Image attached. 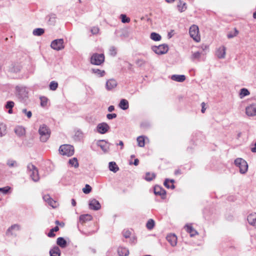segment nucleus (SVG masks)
<instances>
[{
  "label": "nucleus",
  "mask_w": 256,
  "mask_h": 256,
  "mask_svg": "<svg viewBox=\"0 0 256 256\" xmlns=\"http://www.w3.org/2000/svg\"><path fill=\"white\" fill-rule=\"evenodd\" d=\"M202 105V112L204 113L206 111V108H205L206 104L204 102H202L201 104Z\"/></svg>",
  "instance_id": "59"
},
{
  "label": "nucleus",
  "mask_w": 256,
  "mask_h": 256,
  "mask_svg": "<svg viewBox=\"0 0 256 256\" xmlns=\"http://www.w3.org/2000/svg\"><path fill=\"white\" fill-rule=\"evenodd\" d=\"M99 28L98 26H94L90 30V32L93 34H98L99 32Z\"/></svg>",
  "instance_id": "53"
},
{
  "label": "nucleus",
  "mask_w": 256,
  "mask_h": 256,
  "mask_svg": "<svg viewBox=\"0 0 256 256\" xmlns=\"http://www.w3.org/2000/svg\"><path fill=\"white\" fill-rule=\"evenodd\" d=\"M110 54L114 56L116 54V50L115 47L111 46L110 48Z\"/></svg>",
  "instance_id": "54"
},
{
  "label": "nucleus",
  "mask_w": 256,
  "mask_h": 256,
  "mask_svg": "<svg viewBox=\"0 0 256 256\" xmlns=\"http://www.w3.org/2000/svg\"><path fill=\"white\" fill-rule=\"evenodd\" d=\"M150 38L154 41H159L162 38L161 36L158 34L154 32L151 33Z\"/></svg>",
  "instance_id": "33"
},
{
  "label": "nucleus",
  "mask_w": 256,
  "mask_h": 256,
  "mask_svg": "<svg viewBox=\"0 0 256 256\" xmlns=\"http://www.w3.org/2000/svg\"><path fill=\"white\" fill-rule=\"evenodd\" d=\"M58 230H59V228L58 226H56L54 228H52L48 234V236H49V237L54 236H56V234H54V232H56L58 231Z\"/></svg>",
  "instance_id": "39"
},
{
  "label": "nucleus",
  "mask_w": 256,
  "mask_h": 256,
  "mask_svg": "<svg viewBox=\"0 0 256 256\" xmlns=\"http://www.w3.org/2000/svg\"><path fill=\"white\" fill-rule=\"evenodd\" d=\"M98 146L104 152H106L108 150V144L104 140H100L98 144Z\"/></svg>",
  "instance_id": "21"
},
{
  "label": "nucleus",
  "mask_w": 256,
  "mask_h": 256,
  "mask_svg": "<svg viewBox=\"0 0 256 256\" xmlns=\"http://www.w3.org/2000/svg\"><path fill=\"white\" fill-rule=\"evenodd\" d=\"M118 85L116 81L113 78L108 80L106 84V88L108 90L114 89Z\"/></svg>",
  "instance_id": "14"
},
{
  "label": "nucleus",
  "mask_w": 256,
  "mask_h": 256,
  "mask_svg": "<svg viewBox=\"0 0 256 256\" xmlns=\"http://www.w3.org/2000/svg\"><path fill=\"white\" fill-rule=\"evenodd\" d=\"M118 145L122 147H121V149L122 148V147H123V146H124V143L122 141H120L118 144Z\"/></svg>",
  "instance_id": "64"
},
{
  "label": "nucleus",
  "mask_w": 256,
  "mask_h": 256,
  "mask_svg": "<svg viewBox=\"0 0 256 256\" xmlns=\"http://www.w3.org/2000/svg\"><path fill=\"white\" fill-rule=\"evenodd\" d=\"M60 153L63 156H72L74 154V146L70 144H64L59 148Z\"/></svg>",
  "instance_id": "2"
},
{
  "label": "nucleus",
  "mask_w": 256,
  "mask_h": 256,
  "mask_svg": "<svg viewBox=\"0 0 256 256\" xmlns=\"http://www.w3.org/2000/svg\"><path fill=\"white\" fill-rule=\"evenodd\" d=\"M15 133L19 136H22L25 134V129L24 128L18 126L14 129Z\"/></svg>",
  "instance_id": "29"
},
{
  "label": "nucleus",
  "mask_w": 256,
  "mask_h": 256,
  "mask_svg": "<svg viewBox=\"0 0 256 256\" xmlns=\"http://www.w3.org/2000/svg\"><path fill=\"white\" fill-rule=\"evenodd\" d=\"M114 110V107L113 106H110L108 108V111L112 112Z\"/></svg>",
  "instance_id": "60"
},
{
  "label": "nucleus",
  "mask_w": 256,
  "mask_h": 256,
  "mask_svg": "<svg viewBox=\"0 0 256 256\" xmlns=\"http://www.w3.org/2000/svg\"><path fill=\"white\" fill-rule=\"evenodd\" d=\"M250 94V92L248 89L245 88H241V98L244 96H248Z\"/></svg>",
  "instance_id": "42"
},
{
  "label": "nucleus",
  "mask_w": 256,
  "mask_h": 256,
  "mask_svg": "<svg viewBox=\"0 0 256 256\" xmlns=\"http://www.w3.org/2000/svg\"><path fill=\"white\" fill-rule=\"evenodd\" d=\"M104 56L102 54H94L91 56V63L94 65H100L104 62Z\"/></svg>",
  "instance_id": "5"
},
{
  "label": "nucleus",
  "mask_w": 256,
  "mask_h": 256,
  "mask_svg": "<svg viewBox=\"0 0 256 256\" xmlns=\"http://www.w3.org/2000/svg\"><path fill=\"white\" fill-rule=\"evenodd\" d=\"M167 240L172 246H174L177 244V237L174 234H170L166 236Z\"/></svg>",
  "instance_id": "15"
},
{
  "label": "nucleus",
  "mask_w": 256,
  "mask_h": 256,
  "mask_svg": "<svg viewBox=\"0 0 256 256\" xmlns=\"http://www.w3.org/2000/svg\"><path fill=\"white\" fill-rule=\"evenodd\" d=\"M44 32L43 28H37L33 30L32 34L34 36H40L42 35Z\"/></svg>",
  "instance_id": "35"
},
{
  "label": "nucleus",
  "mask_w": 256,
  "mask_h": 256,
  "mask_svg": "<svg viewBox=\"0 0 256 256\" xmlns=\"http://www.w3.org/2000/svg\"><path fill=\"white\" fill-rule=\"evenodd\" d=\"M248 170L247 162L241 158V174H245Z\"/></svg>",
  "instance_id": "27"
},
{
  "label": "nucleus",
  "mask_w": 256,
  "mask_h": 256,
  "mask_svg": "<svg viewBox=\"0 0 256 256\" xmlns=\"http://www.w3.org/2000/svg\"><path fill=\"white\" fill-rule=\"evenodd\" d=\"M27 168L30 172V175L32 179L34 182H38L39 180V176L37 168L32 164H29Z\"/></svg>",
  "instance_id": "4"
},
{
  "label": "nucleus",
  "mask_w": 256,
  "mask_h": 256,
  "mask_svg": "<svg viewBox=\"0 0 256 256\" xmlns=\"http://www.w3.org/2000/svg\"><path fill=\"white\" fill-rule=\"evenodd\" d=\"M130 235H131V232L128 230H126L123 232V236L125 238H128L130 237Z\"/></svg>",
  "instance_id": "56"
},
{
  "label": "nucleus",
  "mask_w": 256,
  "mask_h": 256,
  "mask_svg": "<svg viewBox=\"0 0 256 256\" xmlns=\"http://www.w3.org/2000/svg\"><path fill=\"white\" fill-rule=\"evenodd\" d=\"M38 132L40 135V141L42 142H46L50 138L51 130L48 126L42 124L40 126Z\"/></svg>",
  "instance_id": "1"
},
{
  "label": "nucleus",
  "mask_w": 256,
  "mask_h": 256,
  "mask_svg": "<svg viewBox=\"0 0 256 256\" xmlns=\"http://www.w3.org/2000/svg\"><path fill=\"white\" fill-rule=\"evenodd\" d=\"M252 151L254 152H256V142L254 144V146L252 148Z\"/></svg>",
  "instance_id": "62"
},
{
  "label": "nucleus",
  "mask_w": 256,
  "mask_h": 256,
  "mask_svg": "<svg viewBox=\"0 0 256 256\" xmlns=\"http://www.w3.org/2000/svg\"><path fill=\"white\" fill-rule=\"evenodd\" d=\"M154 221L152 219H150L146 224V226L148 230H151L154 228Z\"/></svg>",
  "instance_id": "37"
},
{
  "label": "nucleus",
  "mask_w": 256,
  "mask_h": 256,
  "mask_svg": "<svg viewBox=\"0 0 256 256\" xmlns=\"http://www.w3.org/2000/svg\"><path fill=\"white\" fill-rule=\"evenodd\" d=\"M137 142L140 147H144L145 145L144 137V136H139L137 138Z\"/></svg>",
  "instance_id": "34"
},
{
  "label": "nucleus",
  "mask_w": 256,
  "mask_h": 256,
  "mask_svg": "<svg viewBox=\"0 0 256 256\" xmlns=\"http://www.w3.org/2000/svg\"><path fill=\"white\" fill-rule=\"evenodd\" d=\"M82 136H83V134L81 131L78 130L77 132H76L74 136L77 137L78 140H80V138H82Z\"/></svg>",
  "instance_id": "55"
},
{
  "label": "nucleus",
  "mask_w": 256,
  "mask_h": 256,
  "mask_svg": "<svg viewBox=\"0 0 256 256\" xmlns=\"http://www.w3.org/2000/svg\"><path fill=\"white\" fill-rule=\"evenodd\" d=\"M177 7L178 11L180 12L185 11L187 8L186 3L182 0H179Z\"/></svg>",
  "instance_id": "26"
},
{
  "label": "nucleus",
  "mask_w": 256,
  "mask_h": 256,
  "mask_svg": "<svg viewBox=\"0 0 256 256\" xmlns=\"http://www.w3.org/2000/svg\"><path fill=\"white\" fill-rule=\"evenodd\" d=\"M189 34L192 38L196 42H199L200 40V35L199 34L198 27L195 24L192 26L189 30Z\"/></svg>",
  "instance_id": "3"
},
{
  "label": "nucleus",
  "mask_w": 256,
  "mask_h": 256,
  "mask_svg": "<svg viewBox=\"0 0 256 256\" xmlns=\"http://www.w3.org/2000/svg\"><path fill=\"white\" fill-rule=\"evenodd\" d=\"M14 102L12 101H8L6 102V108L8 109H12L14 106Z\"/></svg>",
  "instance_id": "52"
},
{
  "label": "nucleus",
  "mask_w": 256,
  "mask_h": 256,
  "mask_svg": "<svg viewBox=\"0 0 256 256\" xmlns=\"http://www.w3.org/2000/svg\"><path fill=\"white\" fill-rule=\"evenodd\" d=\"M7 164L10 168L16 167L18 166L16 161L14 160H8Z\"/></svg>",
  "instance_id": "46"
},
{
  "label": "nucleus",
  "mask_w": 256,
  "mask_h": 256,
  "mask_svg": "<svg viewBox=\"0 0 256 256\" xmlns=\"http://www.w3.org/2000/svg\"><path fill=\"white\" fill-rule=\"evenodd\" d=\"M50 256H60L61 252L58 246H54L49 252Z\"/></svg>",
  "instance_id": "19"
},
{
  "label": "nucleus",
  "mask_w": 256,
  "mask_h": 256,
  "mask_svg": "<svg viewBox=\"0 0 256 256\" xmlns=\"http://www.w3.org/2000/svg\"><path fill=\"white\" fill-rule=\"evenodd\" d=\"M43 200L46 202L49 206L52 208H56L58 206V202L54 200L49 194H45L42 196Z\"/></svg>",
  "instance_id": "10"
},
{
  "label": "nucleus",
  "mask_w": 256,
  "mask_h": 256,
  "mask_svg": "<svg viewBox=\"0 0 256 256\" xmlns=\"http://www.w3.org/2000/svg\"><path fill=\"white\" fill-rule=\"evenodd\" d=\"M118 106L121 109L126 110L128 109L129 107L128 102L126 100L122 99L120 100Z\"/></svg>",
  "instance_id": "23"
},
{
  "label": "nucleus",
  "mask_w": 256,
  "mask_h": 256,
  "mask_svg": "<svg viewBox=\"0 0 256 256\" xmlns=\"http://www.w3.org/2000/svg\"><path fill=\"white\" fill-rule=\"evenodd\" d=\"M40 104L42 106H45L47 104L48 98L46 97L40 98Z\"/></svg>",
  "instance_id": "50"
},
{
  "label": "nucleus",
  "mask_w": 256,
  "mask_h": 256,
  "mask_svg": "<svg viewBox=\"0 0 256 256\" xmlns=\"http://www.w3.org/2000/svg\"><path fill=\"white\" fill-rule=\"evenodd\" d=\"M171 79L174 81L182 82L186 80L184 75L174 74L172 76Z\"/></svg>",
  "instance_id": "24"
},
{
  "label": "nucleus",
  "mask_w": 256,
  "mask_h": 256,
  "mask_svg": "<svg viewBox=\"0 0 256 256\" xmlns=\"http://www.w3.org/2000/svg\"><path fill=\"white\" fill-rule=\"evenodd\" d=\"M16 93L18 98L24 100L28 96L26 88L22 86H16Z\"/></svg>",
  "instance_id": "7"
},
{
  "label": "nucleus",
  "mask_w": 256,
  "mask_h": 256,
  "mask_svg": "<svg viewBox=\"0 0 256 256\" xmlns=\"http://www.w3.org/2000/svg\"><path fill=\"white\" fill-rule=\"evenodd\" d=\"M156 177V174L154 173H150L148 172L146 174L144 179L147 181H151Z\"/></svg>",
  "instance_id": "36"
},
{
  "label": "nucleus",
  "mask_w": 256,
  "mask_h": 256,
  "mask_svg": "<svg viewBox=\"0 0 256 256\" xmlns=\"http://www.w3.org/2000/svg\"><path fill=\"white\" fill-rule=\"evenodd\" d=\"M184 228L186 231L190 234V237H193L198 234V232L194 230L191 225L186 224Z\"/></svg>",
  "instance_id": "18"
},
{
  "label": "nucleus",
  "mask_w": 256,
  "mask_h": 256,
  "mask_svg": "<svg viewBox=\"0 0 256 256\" xmlns=\"http://www.w3.org/2000/svg\"><path fill=\"white\" fill-rule=\"evenodd\" d=\"M226 48L224 46L218 48L216 52V56L219 58H224L226 55Z\"/></svg>",
  "instance_id": "16"
},
{
  "label": "nucleus",
  "mask_w": 256,
  "mask_h": 256,
  "mask_svg": "<svg viewBox=\"0 0 256 256\" xmlns=\"http://www.w3.org/2000/svg\"><path fill=\"white\" fill-rule=\"evenodd\" d=\"M22 112L23 114H25L28 118H30L32 116L31 111H28L26 108L22 109Z\"/></svg>",
  "instance_id": "48"
},
{
  "label": "nucleus",
  "mask_w": 256,
  "mask_h": 256,
  "mask_svg": "<svg viewBox=\"0 0 256 256\" xmlns=\"http://www.w3.org/2000/svg\"><path fill=\"white\" fill-rule=\"evenodd\" d=\"M92 219V216L90 214H84L80 216V222L82 224L85 222L86 221L90 220Z\"/></svg>",
  "instance_id": "31"
},
{
  "label": "nucleus",
  "mask_w": 256,
  "mask_h": 256,
  "mask_svg": "<svg viewBox=\"0 0 256 256\" xmlns=\"http://www.w3.org/2000/svg\"><path fill=\"white\" fill-rule=\"evenodd\" d=\"M10 189V186H5L4 188H0V192H2L4 194H6L9 190Z\"/></svg>",
  "instance_id": "51"
},
{
  "label": "nucleus",
  "mask_w": 256,
  "mask_h": 256,
  "mask_svg": "<svg viewBox=\"0 0 256 256\" xmlns=\"http://www.w3.org/2000/svg\"><path fill=\"white\" fill-rule=\"evenodd\" d=\"M116 117V114H108L106 115V118L108 120H112Z\"/></svg>",
  "instance_id": "57"
},
{
  "label": "nucleus",
  "mask_w": 256,
  "mask_h": 256,
  "mask_svg": "<svg viewBox=\"0 0 256 256\" xmlns=\"http://www.w3.org/2000/svg\"><path fill=\"white\" fill-rule=\"evenodd\" d=\"M108 168L110 171L114 172H116L119 170V168L114 162H109Z\"/></svg>",
  "instance_id": "28"
},
{
  "label": "nucleus",
  "mask_w": 256,
  "mask_h": 256,
  "mask_svg": "<svg viewBox=\"0 0 256 256\" xmlns=\"http://www.w3.org/2000/svg\"><path fill=\"white\" fill-rule=\"evenodd\" d=\"M201 54H202V53L199 52H194L192 56V60H199V58L200 57Z\"/></svg>",
  "instance_id": "43"
},
{
  "label": "nucleus",
  "mask_w": 256,
  "mask_h": 256,
  "mask_svg": "<svg viewBox=\"0 0 256 256\" xmlns=\"http://www.w3.org/2000/svg\"><path fill=\"white\" fill-rule=\"evenodd\" d=\"M235 164L240 168V158H238L234 160Z\"/></svg>",
  "instance_id": "58"
},
{
  "label": "nucleus",
  "mask_w": 256,
  "mask_h": 256,
  "mask_svg": "<svg viewBox=\"0 0 256 256\" xmlns=\"http://www.w3.org/2000/svg\"><path fill=\"white\" fill-rule=\"evenodd\" d=\"M154 193L156 195L160 196L163 198L166 194V190L160 186H156L154 188Z\"/></svg>",
  "instance_id": "17"
},
{
  "label": "nucleus",
  "mask_w": 256,
  "mask_h": 256,
  "mask_svg": "<svg viewBox=\"0 0 256 256\" xmlns=\"http://www.w3.org/2000/svg\"><path fill=\"white\" fill-rule=\"evenodd\" d=\"M91 190L92 188L88 184H86L85 188L82 189L83 192L86 194L90 193Z\"/></svg>",
  "instance_id": "49"
},
{
  "label": "nucleus",
  "mask_w": 256,
  "mask_h": 256,
  "mask_svg": "<svg viewBox=\"0 0 256 256\" xmlns=\"http://www.w3.org/2000/svg\"><path fill=\"white\" fill-rule=\"evenodd\" d=\"M56 15L54 14H51L49 16V22L50 24H53L56 22Z\"/></svg>",
  "instance_id": "45"
},
{
  "label": "nucleus",
  "mask_w": 256,
  "mask_h": 256,
  "mask_svg": "<svg viewBox=\"0 0 256 256\" xmlns=\"http://www.w3.org/2000/svg\"><path fill=\"white\" fill-rule=\"evenodd\" d=\"M121 20L122 23H128L130 22V18L126 16V14H122L120 16Z\"/></svg>",
  "instance_id": "41"
},
{
  "label": "nucleus",
  "mask_w": 256,
  "mask_h": 256,
  "mask_svg": "<svg viewBox=\"0 0 256 256\" xmlns=\"http://www.w3.org/2000/svg\"><path fill=\"white\" fill-rule=\"evenodd\" d=\"M138 163H139V160L138 158H136L134 160L133 164L134 166H138Z\"/></svg>",
  "instance_id": "61"
},
{
  "label": "nucleus",
  "mask_w": 256,
  "mask_h": 256,
  "mask_svg": "<svg viewBox=\"0 0 256 256\" xmlns=\"http://www.w3.org/2000/svg\"><path fill=\"white\" fill-rule=\"evenodd\" d=\"M246 112L248 116H256V103L252 104L246 108Z\"/></svg>",
  "instance_id": "12"
},
{
  "label": "nucleus",
  "mask_w": 256,
  "mask_h": 256,
  "mask_svg": "<svg viewBox=\"0 0 256 256\" xmlns=\"http://www.w3.org/2000/svg\"><path fill=\"white\" fill-rule=\"evenodd\" d=\"M97 131L101 134H106L110 129L109 126L106 122L99 124L97 126Z\"/></svg>",
  "instance_id": "11"
},
{
  "label": "nucleus",
  "mask_w": 256,
  "mask_h": 256,
  "mask_svg": "<svg viewBox=\"0 0 256 256\" xmlns=\"http://www.w3.org/2000/svg\"><path fill=\"white\" fill-rule=\"evenodd\" d=\"M152 50L158 54H166L168 50V45L163 44L158 46H154L152 48Z\"/></svg>",
  "instance_id": "8"
},
{
  "label": "nucleus",
  "mask_w": 256,
  "mask_h": 256,
  "mask_svg": "<svg viewBox=\"0 0 256 256\" xmlns=\"http://www.w3.org/2000/svg\"><path fill=\"white\" fill-rule=\"evenodd\" d=\"M248 223L252 226L256 224V213H252L248 216L247 218Z\"/></svg>",
  "instance_id": "20"
},
{
  "label": "nucleus",
  "mask_w": 256,
  "mask_h": 256,
  "mask_svg": "<svg viewBox=\"0 0 256 256\" xmlns=\"http://www.w3.org/2000/svg\"><path fill=\"white\" fill-rule=\"evenodd\" d=\"M92 72L94 74H96L97 76L100 77H102L104 76L105 74V72L104 70H100L98 68H92Z\"/></svg>",
  "instance_id": "32"
},
{
  "label": "nucleus",
  "mask_w": 256,
  "mask_h": 256,
  "mask_svg": "<svg viewBox=\"0 0 256 256\" xmlns=\"http://www.w3.org/2000/svg\"><path fill=\"white\" fill-rule=\"evenodd\" d=\"M58 86V84L55 81H52L50 84V90H56Z\"/></svg>",
  "instance_id": "40"
},
{
  "label": "nucleus",
  "mask_w": 256,
  "mask_h": 256,
  "mask_svg": "<svg viewBox=\"0 0 256 256\" xmlns=\"http://www.w3.org/2000/svg\"><path fill=\"white\" fill-rule=\"evenodd\" d=\"M72 166H74V168H78V160L76 158H74L72 159H70L68 162Z\"/></svg>",
  "instance_id": "38"
},
{
  "label": "nucleus",
  "mask_w": 256,
  "mask_h": 256,
  "mask_svg": "<svg viewBox=\"0 0 256 256\" xmlns=\"http://www.w3.org/2000/svg\"><path fill=\"white\" fill-rule=\"evenodd\" d=\"M118 253L119 256H128L129 251L126 248L120 247L118 248Z\"/></svg>",
  "instance_id": "22"
},
{
  "label": "nucleus",
  "mask_w": 256,
  "mask_h": 256,
  "mask_svg": "<svg viewBox=\"0 0 256 256\" xmlns=\"http://www.w3.org/2000/svg\"><path fill=\"white\" fill-rule=\"evenodd\" d=\"M56 244L62 248H65L67 246L66 241L62 237L57 238Z\"/></svg>",
  "instance_id": "25"
},
{
  "label": "nucleus",
  "mask_w": 256,
  "mask_h": 256,
  "mask_svg": "<svg viewBox=\"0 0 256 256\" xmlns=\"http://www.w3.org/2000/svg\"><path fill=\"white\" fill-rule=\"evenodd\" d=\"M72 204L73 206H74L76 205V202L74 199L72 200Z\"/></svg>",
  "instance_id": "63"
},
{
  "label": "nucleus",
  "mask_w": 256,
  "mask_h": 256,
  "mask_svg": "<svg viewBox=\"0 0 256 256\" xmlns=\"http://www.w3.org/2000/svg\"><path fill=\"white\" fill-rule=\"evenodd\" d=\"M51 48L56 50H60L64 48V40L62 38L56 39L53 40L50 44Z\"/></svg>",
  "instance_id": "6"
},
{
  "label": "nucleus",
  "mask_w": 256,
  "mask_h": 256,
  "mask_svg": "<svg viewBox=\"0 0 256 256\" xmlns=\"http://www.w3.org/2000/svg\"><path fill=\"white\" fill-rule=\"evenodd\" d=\"M6 134V126L2 122H0V137H2Z\"/></svg>",
  "instance_id": "30"
},
{
  "label": "nucleus",
  "mask_w": 256,
  "mask_h": 256,
  "mask_svg": "<svg viewBox=\"0 0 256 256\" xmlns=\"http://www.w3.org/2000/svg\"><path fill=\"white\" fill-rule=\"evenodd\" d=\"M170 182V180L168 179V178H166L164 182V186L168 188H172V189H174V184H172L170 186L168 184V183Z\"/></svg>",
  "instance_id": "44"
},
{
  "label": "nucleus",
  "mask_w": 256,
  "mask_h": 256,
  "mask_svg": "<svg viewBox=\"0 0 256 256\" xmlns=\"http://www.w3.org/2000/svg\"><path fill=\"white\" fill-rule=\"evenodd\" d=\"M238 31L234 28V32H229L228 34V38H234V36H236V34H238Z\"/></svg>",
  "instance_id": "47"
},
{
  "label": "nucleus",
  "mask_w": 256,
  "mask_h": 256,
  "mask_svg": "<svg viewBox=\"0 0 256 256\" xmlns=\"http://www.w3.org/2000/svg\"><path fill=\"white\" fill-rule=\"evenodd\" d=\"M20 225L15 224L12 226L6 231V234L8 236H16L18 232L20 230Z\"/></svg>",
  "instance_id": "9"
},
{
  "label": "nucleus",
  "mask_w": 256,
  "mask_h": 256,
  "mask_svg": "<svg viewBox=\"0 0 256 256\" xmlns=\"http://www.w3.org/2000/svg\"><path fill=\"white\" fill-rule=\"evenodd\" d=\"M100 204L98 200L92 199L89 201V208L94 210H98L100 208Z\"/></svg>",
  "instance_id": "13"
}]
</instances>
